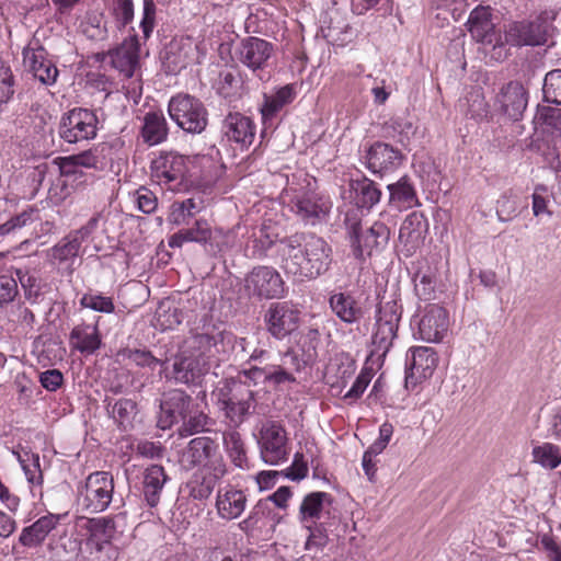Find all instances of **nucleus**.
<instances>
[{
    "instance_id": "obj_1",
    "label": "nucleus",
    "mask_w": 561,
    "mask_h": 561,
    "mask_svg": "<svg viewBox=\"0 0 561 561\" xmlns=\"http://www.w3.org/2000/svg\"><path fill=\"white\" fill-rule=\"evenodd\" d=\"M283 268L300 280L314 279L332 263V248L314 233H295L283 241Z\"/></svg>"
},
{
    "instance_id": "obj_2",
    "label": "nucleus",
    "mask_w": 561,
    "mask_h": 561,
    "mask_svg": "<svg viewBox=\"0 0 561 561\" xmlns=\"http://www.w3.org/2000/svg\"><path fill=\"white\" fill-rule=\"evenodd\" d=\"M334 499L330 493L316 491L308 493L299 506L298 518L309 531L306 550L321 549L328 542L324 525L332 518Z\"/></svg>"
},
{
    "instance_id": "obj_3",
    "label": "nucleus",
    "mask_w": 561,
    "mask_h": 561,
    "mask_svg": "<svg viewBox=\"0 0 561 561\" xmlns=\"http://www.w3.org/2000/svg\"><path fill=\"white\" fill-rule=\"evenodd\" d=\"M195 339L196 335H193L184 342L173 358L171 370L168 362H165L163 373L167 379L184 385H196L206 374L210 360L216 359V357L206 354V345H195Z\"/></svg>"
},
{
    "instance_id": "obj_4",
    "label": "nucleus",
    "mask_w": 561,
    "mask_h": 561,
    "mask_svg": "<svg viewBox=\"0 0 561 561\" xmlns=\"http://www.w3.org/2000/svg\"><path fill=\"white\" fill-rule=\"evenodd\" d=\"M402 306L397 299L381 300L375 312L370 358L381 365L398 337Z\"/></svg>"
},
{
    "instance_id": "obj_5",
    "label": "nucleus",
    "mask_w": 561,
    "mask_h": 561,
    "mask_svg": "<svg viewBox=\"0 0 561 561\" xmlns=\"http://www.w3.org/2000/svg\"><path fill=\"white\" fill-rule=\"evenodd\" d=\"M260 238L257 237L256 229H250L244 224H238L236 227L228 231L221 228L211 230L207 252L213 255H220L233 249L244 248L251 255H262L274 242L272 238L266 236L262 238L263 231L259 230Z\"/></svg>"
},
{
    "instance_id": "obj_6",
    "label": "nucleus",
    "mask_w": 561,
    "mask_h": 561,
    "mask_svg": "<svg viewBox=\"0 0 561 561\" xmlns=\"http://www.w3.org/2000/svg\"><path fill=\"white\" fill-rule=\"evenodd\" d=\"M213 397L233 427L241 425L255 409L254 392L241 381L226 380L213 392Z\"/></svg>"
},
{
    "instance_id": "obj_7",
    "label": "nucleus",
    "mask_w": 561,
    "mask_h": 561,
    "mask_svg": "<svg viewBox=\"0 0 561 561\" xmlns=\"http://www.w3.org/2000/svg\"><path fill=\"white\" fill-rule=\"evenodd\" d=\"M113 493V476L106 471H95L78 485L77 503L89 513L104 512L112 502Z\"/></svg>"
},
{
    "instance_id": "obj_8",
    "label": "nucleus",
    "mask_w": 561,
    "mask_h": 561,
    "mask_svg": "<svg viewBox=\"0 0 561 561\" xmlns=\"http://www.w3.org/2000/svg\"><path fill=\"white\" fill-rule=\"evenodd\" d=\"M168 113L176 126L188 134H202L208 124V112L204 103L190 94L172 96Z\"/></svg>"
},
{
    "instance_id": "obj_9",
    "label": "nucleus",
    "mask_w": 561,
    "mask_h": 561,
    "mask_svg": "<svg viewBox=\"0 0 561 561\" xmlns=\"http://www.w3.org/2000/svg\"><path fill=\"white\" fill-rule=\"evenodd\" d=\"M270 357L268 351L254 348L244 363V368L240 371V375H243L247 380L254 385H282L295 381V377L282 365L267 363Z\"/></svg>"
},
{
    "instance_id": "obj_10",
    "label": "nucleus",
    "mask_w": 561,
    "mask_h": 561,
    "mask_svg": "<svg viewBox=\"0 0 561 561\" xmlns=\"http://www.w3.org/2000/svg\"><path fill=\"white\" fill-rule=\"evenodd\" d=\"M285 203H287L291 213H294L306 225H312L322 221L331 209V202L311 190L297 191L293 186L285 188Z\"/></svg>"
},
{
    "instance_id": "obj_11",
    "label": "nucleus",
    "mask_w": 561,
    "mask_h": 561,
    "mask_svg": "<svg viewBox=\"0 0 561 561\" xmlns=\"http://www.w3.org/2000/svg\"><path fill=\"white\" fill-rule=\"evenodd\" d=\"M411 323L416 327L414 335L427 343L443 341L450 324L447 310L437 304L420 306Z\"/></svg>"
},
{
    "instance_id": "obj_12",
    "label": "nucleus",
    "mask_w": 561,
    "mask_h": 561,
    "mask_svg": "<svg viewBox=\"0 0 561 561\" xmlns=\"http://www.w3.org/2000/svg\"><path fill=\"white\" fill-rule=\"evenodd\" d=\"M257 445L262 460L270 466H278L287 461L290 447L285 427L275 422H265L259 432Z\"/></svg>"
},
{
    "instance_id": "obj_13",
    "label": "nucleus",
    "mask_w": 561,
    "mask_h": 561,
    "mask_svg": "<svg viewBox=\"0 0 561 561\" xmlns=\"http://www.w3.org/2000/svg\"><path fill=\"white\" fill-rule=\"evenodd\" d=\"M99 119L96 114L88 108L76 107L62 115L58 134L68 144L91 140L96 137Z\"/></svg>"
},
{
    "instance_id": "obj_14",
    "label": "nucleus",
    "mask_w": 561,
    "mask_h": 561,
    "mask_svg": "<svg viewBox=\"0 0 561 561\" xmlns=\"http://www.w3.org/2000/svg\"><path fill=\"white\" fill-rule=\"evenodd\" d=\"M179 463L186 471L196 467L198 469H210L214 466L226 467L217 442L209 436L191 439L182 450Z\"/></svg>"
},
{
    "instance_id": "obj_15",
    "label": "nucleus",
    "mask_w": 561,
    "mask_h": 561,
    "mask_svg": "<svg viewBox=\"0 0 561 561\" xmlns=\"http://www.w3.org/2000/svg\"><path fill=\"white\" fill-rule=\"evenodd\" d=\"M195 345L207 346L206 354L215 356L216 360L224 359L229 353H234L237 357H243L248 354L249 342L247 337H238L231 331L213 328L211 331L196 334Z\"/></svg>"
},
{
    "instance_id": "obj_16",
    "label": "nucleus",
    "mask_w": 561,
    "mask_h": 561,
    "mask_svg": "<svg viewBox=\"0 0 561 561\" xmlns=\"http://www.w3.org/2000/svg\"><path fill=\"white\" fill-rule=\"evenodd\" d=\"M206 54L207 48L203 42H196L190 36L174 38L165 49L164 66L168 72L178 73L188 65L199 64Z\"/></svg>"
},
{
    "instance_id": "obj_17",
    "label": "nucleus",
    "mask_w": 561,
    "mask_h": 561,
    "mask_svg": "<svg viewBox=\"0 0 561 561\" xmlns=\"http://www.w3.org/2000/svg\"><path fill=\"white\" fill-rule=\"evenodd\" d=\"M536 128L551 137L552 148H540L545 160L550 167H556L561 153V107L538 105L534 118Z\"/></svg>"
},
{
    "instance_id": "obj_18",
    "label": "nucleus",
    "mask_w": 561,
    "mask_h": 561,
    "mask_svg": "<svg viewBox=\"0 0 561 561\" xmlns=\"http://www.w3.org/2000/svg\"><path fill=\"white\" fill-rule=\"evenodd\" d=\"M77 526L85 529L89 534V543L96 550H101L104 543H110L117 535L122 534L126 527V514L119 513L115 516L99 518L79 517Z\"/></svg>"
},
{
    "instance_id": "obj_19",
    "label": "nucleus",
    "mask_w": 561,
    "mask_h": 561,
    "mask_svg": "<svg viewBox=\"0 0 561 561\" xmlns=\"http://www.w3.org/2000/svg\"><path fill=\"white\" fill-rule=\"evenodd\" d=\"M245 291L253 297L274 299L284 295V282L271 266H256L245 277Z\"/></svg>"
},
{
    "instance_id": "obj_20",
    "label": "nucleus",
    "mask_w": 561,
    "mask_h": 561,
    "mask_svg": "<svg viewBox=\"0 0 561 561\" xmlns=\"http://www.w3.org/2000/svg\"><path fill=\"white\" fill-rule=\"evenodd\" d=\"M23 66L43 84L51 85L58 77V69L41 42L33 38L23 48Z\"/></svg>"
},
{
    "instance_id": "obj_21",
    "label": "nucleus",
    "mask_w": 561,
    "mask_h": 561,
    "mask_svg": "<svg viewBox=\"0 0 561 561\" xmlns=\"http://www.w3.org/2000/svg\"><path fill=\"white\" fill-rule=\"evenodd\" d=\"M186 170L185 157L175 152H160L150 164L151 179L159 185L173 188L184 176Z\"/></svg>"
},
{
    "instance_id": "obj_22",
    "label": "nucleus",
    "mask_w": 561,
    "mask_h": 561,
    "mask_svg": "<svg viewBox=\"0 0 561 561\" xmlns=\"http://www.w3.org/2000/svg\"><path fill=\"white\" fill-rule=\"evenodd\" d=\"M273 53L272 43L255 36L243 38L236 48L238 60L252 71L264 69Z\"/></svg>"
},
{
    "instance_id": "obj_23",
    "label": "nucleus",
    "mask_w": 561,
    "mask_h": 561,
    "mask_svg": "<svg viewBox=\"0 0 561 561\" xmlns=\"http://www.w3.org/2000/svg\"><path fill=\"white\" fill-rule=\"evenodd\" d=\"M467 25L468 31L477 42L490 45L493 49L503 46L504 42L495 31L490 7L478 5L474 8L469 15Z\"/></svg>"
},
{
    "instance_id": "obj_24",
    "label": "nucleus",
    "mask_w": 561,
    "mask_h": 561,
    "mask_svg": "<svg viewBox=\"0 0 561 561\" xmlns=\"http://www.w3.org/2000/svg\"><path fill=\"white\" fill-rule=\"evenodd\" d=\"M389 228L380 221H376L360 232L354 228L352 237L353 253L357 259L369 256L374 251L383 249L389 241Z\"/></svg>"
},
{
    "instance_id": "obj_25",
    "label": "nucleus",
    "mask_w": 561,
    "mask_h": 561,
    "mask_svg": "<svg viewBox=\"0 0 561 561\" xmlns=\"http://www.w3.org/2000/svg\"><path fill=\"white\" fill-rule=\"evenodd\" d=\"M265 321L268 332L277 340H283L298 328L299 311L287 302L271 305Z\"/></svg>"
},
{
    "instance_id": "obj_26",
    "label": "nucleus",
    "mask_w": 561,
    "mask_h": 561,
    "mask_svg": "<svg viewBox=\"0 0 561 561\" xmlns=\"http://www.w3.org/2000/svg\"><path fill=\"white\" fill-rule=\"evenodd\" d=\"M403 160L402 153L389 144L377 141L365 154V164L375 174H385L397 170Z\"/></svg>"
},
{
    "instance_id": "obj_27",
    "label": "nucleus",
    "mask_w": 561,
    "mask_h": 561,
    "mask_svg": "<svg viewBox=\"0 0 561 561\" xmlns=\"http://www.w3.org/2000/svg\"><path fill=\"white\" fill-rule=\"evenodd\" d=\"M221 133L227 141L248 149L255 138L256 127L250 117L241 113H229L222 122Z\"/></svg>"
},
{
    "instance_id": "obj_28",
    "label": "nucleus",
    "mask_w": 561,
    "mask_h": 561,
    "mask_svg": "<svg viewBox=\"0 0 561 561\" xmlns=\"http://www.w3.org/2000/svg\"><path fill=\"white\" fill-rule=\"evenodd\" d=\"M547 27L540 21L514 22L505 31L504 43L513 46H537L546 43Z\"/></svg>"
},
{
    "instance_id": "obj_29",
    "label": "nucleus",
    "mask_w": 561,
    "mask_h": 561,
    "mask_svg": "<svg viewBox=\"0 0 561 561\" xmlns=\"http://www.w3.org/2000/svg\"><path fill=\"white\" fill-rule=\"evenodd\" d=\"M140 44L136 34L125 38L108 51L112 66L126 78H131L139 65Z\"/></svg>"
},
{
    "instance_id": "obj_30",
    "label": "nucleus",
    "mask_w": 561,
    "mask_h": 561,
    "mask_svg": "<svg viewBox=\"0 0 561 561\" xmlns=\"http://www.w3.org/2000/svg\"><path fill=\"white\" fill-rule=\"evenodd\" d=\"M438 357L433 347L416 346L407 354L405 366L409 371L407 379L421 381L430 378L436 369Z\"/></svg>"
},
{
    "instance_id": "obj_31",
    "label": "nucleus",
    "mask_w": 561,
    "mask_h": 561,
    "mask_svg": "<svg viewBox=\"0 0 561 561\" xmlns=\"http://www.w3.org/2000/svg\"><path fill=\"white\" fill-rule=\"evenodd\" d=\"M248 499L244 491L233 485L219 488L216 494V512L219 518L232 520L239 518L247 507Z\"/></svg>"
},
{
    "instance_id": "obj_32",
    "label": "nucleus",
    "mask_w": 561,
    "mask_h": 561,
    "mask_svg": "<svg viewBox=\"0 0 561 561\" xmlns=\"http://www.w3.org/2000/svg\"><path fill=\"white\" fill-rule=\"evenodd\" d=\"M226 473L227 467L214 466L210 469H197L186 483L190 496L194 500L208 499Z\"/></svg>"
},
{
    "instance_id": "obj_33",
    "label": "nucleus",
    "mask_w": 561,
    "mask_h": 561,
    "mask_svg": "<svg viewBox=\"0 0 561 561\" xmlns=\"http://www.w3.org/2000/svg\"><path fill=\"white\" fill-rule=\"evenodd\" d=\"M496 102L507 117L518 121L527 107L528 96L523 84L511 81L501 89Z\"/></svg>"
},
{
    "instance_id": "obj_34",
    "label": "nucleus",
    "mask_w": 561,
    "mask_h": 561,
    "mask_svg": "<svg viewBox=\"0 0 561 561\" xmlns=\"http://www.w3.org/2000/svg\"><path fill=\"white\" fill-rule=\"evenodd\" d=\"M102 345L98 324L80 323L69 334V346L83 355L94 354Z\"/></svg>"
},
{
    "instance_id": "obj_35",
    "label": "nucleus",
    "mask_w": 561,
    "mask_h": 561,
    "mask_svg": "<svg viewBox=\"0 0 561 561\" xmlns=\"http://www.w3.org/2000/svg\"><path fill=\"white\" fill-rule=\"evenodd\" d=\"M59 516L47 514L39 517L32 525L24 527L19 536V542L26 548H35L44 542L47 536L56 528Z\"/></svg>"
},
{
    "instance_id": "obj_36",
    "label": "nucleus",
    "mask_w": 561,
    "mask_h": 561,
    "mask_svg": "<svg viewBox=\"0 0 561 561\" xmlns=\"http://www.w3.org/2000/svg\"><path fill=\"white\" fill-rule=\"evenodd\" d=\"M82 242L70 231L48 250V257L54 264L71 267L75 261L83 254Z\"/></svg>"
},
{
    "instance_id": "obj_37",
    "label": "nucleus",
    "mask_w": 561,
    "mask_h": 561,
    "mask_svg": "<svg viewBox=\"0 0 561 561\" xmlns=\"http://www.w3.org/2000/svg\"><path fill=\"white\" fill-rule=\"evenodd\" d=\"M169 480L165 470L160 465H151L142 473V494L146 503L154 507L160 502L164 484Z\"/></svg>"
},
{
    "instance_id": "obj_38",
    "label": "nucleus",
    "mask_w": 561,
    "mask_h": 561,
    "mask_svg": "<svg viewBox=\"0 0 561 561\" xmlns=\"http://www.w3.org/2000/svg\"><path fill=\"white\" fill-rule=\"evenodd\" d=\"M329 304L333 313L345 323H356L364 317L362 306L347 293L333 294L329 299Z\"/></svg>"
},
{
    "instance_id": "obj_39",
    "label": "nucleus",
    "mask_w": 561,
    "mask_h": 561,
    "mask_svg": "<svg viewBox=\"0 0 561 561\" xmlns=\"http://www.w3.org/2000/svg\"><path fill=\"white\" fill-rule=\"evenodd\" d=\"M169 127L162 113L148 112L144 116L141 137L148 146H157L168 139Z\"/></svg>"
},
{
    "instance_id": "obj_40",
    "label": "nucleus",
    "mask_w": 561,
    "mask_h": 561,
    "mask_svg": "<svg viewBox=\"0 0 561 561\" xmlns=\"http://www.w3.org/2000/svg\"><path fill=\"white\" fill-rule=\"evenodd\" d=\"M295 96L296 93L291 85L282 87L274 94L265 95L261 107L264 125L272 121L285 105L291 103Z\"/></svg>"
},
{
    "instance_id": "obj_41",
    "label": "nucleus",
    "mask_w": 561,
    "mask_h": 561,
    "mask_svg": "<svg viewBox=\"0 0 561 561\" xmlns=\"http://www.w3.org/2000/svg\"><path fill=\"white\" fill-rule=\"evenodd\" d=\"M426 230V224L422 216L413 213L403 220L399 230V239L401 242L411 248L417 247L423 239Z\"/></svg>"
},
{
    "instance_id": "obj_42",
    "label": "nucleus",
    "mask_w": 561,
    "mask_h": 561,
    "mask_svg": "<svg viewBox=\"0 0 561 561\" xmlns=\"http://www.w3.org/2000/svg\"><path fill=\"white\" fill-rule=\"evenodd\" d=\"M192 400L183 391H174L162 403V409L169 414L170 423H179L186 419L191 411Z\"/></svg>"
},
{
    "instance_id": "obj_43",
    "label": "nucleus",
    "mask_w": 561,
    "mask_h": 561,
    "mask_svg": "<svg viewBox=\"0 0 561 561\" xmlns=\"http://www.w3.org/2000/svg\"><path fill=\"white\" fill-rule=\"evenodd\" d=\"M388 190L390 202L396 204L398 208H412L417 205L416 192L407 178L388 185Z\"/></svg>"
},
{
    "instance_id": "obj_44",
    "label": "nucleus",
    "mask_w": 561,
    "mask_h": 561,
    "mask_svg": "<svg viewBox=\"0 0 561 561\" xmlns=\"http://www.w3.org/2000/svg\"><path fill=\"white\" fill-rule=\"evenodd\" d=\"M354 192V201L359 208H371L380 201L381 192L376 184L368 180L363 179L352 184Z\"/></svg>"
},
{
    "instance_id": "obj_45",
    "label": "nucleus",
    "mask_w": 561,
    "mask_h": 561,
    "mask_svg": "<svg viewBox=\"0 0 561 561\" xmlns=\"http://www.w3.org/2000/svg\"><path fill=\"white\" fill-rule=\"evenodd\" d=\"M111 415L115 423L123 430L128 431L134 427L135 419L138 414L137 404L131 399H119L111 407Z\"/></svg>"
},
{
    "instance_id": "obj_46",
    "label": "nucleus",
    "mask_w": 561,
    "mask_h": 561,
    "mask_svg": "<svg viewBox=\"0 0 561 561\" xmlns=\"http://www.w3.org/2000/svg\"><path fill=\"white\" fill-rule=\"evenodd\" d=\"M225 449L234 466L244 468L247 466V454L241 435L236 430L222 434Z\"/></svg>"
},
{
    "instance_id": "obj_47",
    "label": "nucleus",
    "mask_w": 561,
    "mask_h": 561,
    "mask_svg": "<svg viewBox=\"0 0 561 561\" xmlns=\"http://www.w3.org/2000/svg\"><path fill=\"white\" fill-rule=\"evenodd\" d=\"M388 136L396 138L401 145L407 146L415 134V128L408 118L394 116L385 126Z\"/></svg>"
},
{
    "instance_id": "obj_48",
    "label": "nucleus",
    "mask_w": 561,
    "mask_h": 561,
    "mask_svg": "<svg viewBox=\"0 0 561 561\" xmlns=\"http://www.w3.org/2000/svg\"><path fill=\"white\" fill-rule=\"evenodd\" d=\"M24 471L26 480L32 485H41L43 483V473L41 470L38 454L25 451L23 454L14 453Z\"/></svg>"
},
{
    "instance_id": "obj_49",
    "label": "nucleus",
    "mask_w": 561,
    "mask_h": 561,
    "mask_svg": "<svg viewBox=\"0 0 561 561\" xmlns=\"http://www.w3.org/2000/svg\"><path fill=\"white\" fill-rule=\"evenodd\" d=\"M533 457L540 466L554 469L561 463V448L551 443H543L533 449Z\"/></svg>"
},
{
    "instance_id": "obj_50",
    "label": "nucleus",
    "mask_w": 561,
    "mask_h": 561,
    "mask_svg": "<svg viewBox=\"0 0 561 561\" xmlns=\"http://www.w3.org/2000/svg\"><path fill=\"white\" fill-rule=\"evenodd\" d=\"M80 305L83 308L91 309L101 313H113L115 305L112 297L104 296L99 291H88L80 298Z\"/></svg>"
},
{
    "instance_id": "obj_51",
    "label": "nucleus",
    "mask_w": 561,
    "mask_h": 561,
    "mask_svg": "<svg viewBox=\"0 0 561 561\" xmlns=\"http://www.w3.org/2000/svg\"><path fill=\"white\" fill-rule=\"evenodd\" d=\"M460 106H467L466 114L473 119H482L488 115V103L479 89L470 91Z\"/></svg>"
},
{
    "instance_id": "obj_52",
    "label": "nucleus",
    "mask_w": 561,
    "mask_h": 561,
    "mask_svg": "<svg viewBox=\"0 0 561 561\" xmlns=\"http://www.w3.org/2000/svg\"><path fill=\"white\" fill-rule=\"evenodd\" d=\"M542 92L545 102L561 104V69H554L546 75Z\"/></svg>"
},
{
    "instance_id": "obj_53",
    "label": "nucleus",
    "mask_w": 561,
    "mask_h": 561,
    "mask_svg": "<svg viewBox=\"0 0 561 561\" xmlns=\"http://www.w3.org/2000/svg\"><path fill=\"white\" fill-rule=\"evenodd\" d=\"M519 197L513 192L504 193L497 199L496 216L499 221L507 222L518 214Z\"/></svg>"
},
{
    "instance_id": "obj_54",
    "label": "nucleus",
    "mask_w": 561,
    "mask_h": 561,
    "mask_svg": "<svg viewBox=\"0 0 561 561\" xmlns=\"http://www.w3.org/2000/svg\"><path fill=\"white\" fill-rule=\"evenodd\" d=\"M122 356L138 367H147L151 370H154L157 366L163 370L165 365V362L156 358L151 352L146 350L127 348L122 352Z\"/></svg>"
},
{
    "instance_id": "obj_55",
    "label": "nucleus",
    "mask_w": 561,
    "mask_h": 561,
    "mask_svg": "<svg viewBox=\"0 0 561 561\" xmlns=\"http://www.w3.org/2000/svg\"><path fill=\"white\" fill-rule=\"evenodd\" d=\"M188 242L202 243L207 250L211 230L207 220L198 219L191 228L182 229Z\"/></svg>"
},
{
    "instance_id": "obj_56",
    "label": "nucleus",
    "mask_w": 561,
    "mask_h": 561,
    "mask_svg": "<svg viewBox=\"0 0 561 561\" xmlns=\"http://www.w3.org/2000/svg\"><path fill=\"white\" fill-rule=\"evenodd\" d=\"M156 15H157V7L152 0H144L142 2V15L139 23V27L142 33V37L147 41L154 27H156Z\"/></svg>"
},
{
    "instance_id": "obj_57",
    "label": "nucleus",
    "mask_w": 561,
    "mask_h": 561,
    "mask_svg": "<svg viewBox=\"0 0 561 561\" xmlns=\"http://www.w3.org/2000/svg\"><path fill=\"white\" fill-rule=\"evenodd\" d=\"M18 294V284L12 273L0 270V307L11 302Z\"/></svg>"
},
{
    "instance_id": "obj_58",
    "label": "nucleus",
    "mask_w": 561,
    "mask_h": 561,
    "mask_svg": "<svg viewBox=\"0 0 561 561\" xmlns=\"http://www.w3.org/2000/svg\"><path fill=\"white\" fill-rule=\"evenodd\" d=\"M181 422H183L180 430L181 435L190 436L199 432H204L209 424V419L205 413L198 412L193 415L190 413L187 417Z\"/></svg>"
},
{
    "instance_id": "obj_59",
    "label": "nucleus",
    "mask_w": 561,
    "mask_h": 561,
    "mask_svg": "<svg viewBox=\"0 0 561 561\" xmlns=\"http://www.w3.org/2000/svg\"><path fill=\"white\" fill-rule=\"evenodd\" d=\"M414 290L416 296L424 301L436 298V282L432 275H417L415 279Z\"/></svg>"
},
{
    "instance_id": "obj_60",
    "label": "nucleus",
    "mask_w": 561,
    "mask_h": 561,
    "mask_svg": "<svg viewBox=\"0 0 561 561\" xmlns=\"http://www.w3.org/2000/svg\"><path fill=\"white\" fill-rule=\"evenodd\" d=\"M14 77L9 65L0 61V105L7 103L13 95Z\"/></svg>"
},
{
    "instance_id": "obj_61",
    "label": "nucleus",
    "mask_w": 561,
    "mask_h": 561,
    "mask_svg": "<svg viewBox=\"0 0 561 561\" xmlns=\"http://www.w3.org/2000/svg\"><path fill=\"white\" fill-rule=\"evenodd\" d=\"M137 208L144 214H151L157 209L158 198L147 187H140L135 192Z\"/></svg>"
},
{
    "instance_id": "obj_62",
    "label": "nucleus",
    "mask_w": 561,
    "mask_h": 561,
    "mask_svg": "<svg viewBox=\"0 0 561 561\" xmlns=\"http://www.w3.org/2000/svg\"><path fill=\"white\" fill-rule=\"evenodd\" d=\"M186 167L191 165L193 169H198L201 175L209 176L216 168V162L209 154H195L186 157Z\"/></svg>"
},
{
    "instance_id": "obj_63",
    "label": "nucleus",
    "mask_w": 561,
    "mask_h": 561,
    "mask_svg": "<svg viewBox=\"0 0 561 561\" xmlns=\"http://www.w3.org/2000/svg\"><path fill=\"white\" fill-rule=\"evenodd\" d=\"M539 545L548 561H561V543L553 536L542 535Z\"/></svg>"
},
{
    "instance_id": "obj_64",
    "label": "nucleus",
    "mask_w": 561,
    "mask_h": 561,
    "mask_svg": "<svg viewBox=\"0 0 561 561\" xmlns=\"http://www.w3.org/2000/svg\"><path fill=\"white\" fill-rule=\"evenodd\" d=\"M547 432L550 437L561 442V404L550 410L547 419Z\"/></svg>"
}]
</instances>
